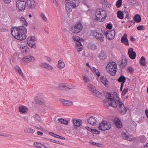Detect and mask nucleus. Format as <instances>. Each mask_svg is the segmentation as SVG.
Here are the masks:
<instances>
[{"mask_svg":"<svg viewBox=\"0 0 148 148\" xmlns=\"http://www.w3.org/2000/svg\"><path fill=\"white\" fill-rule=\"evenodd\" d=\"M113 96L112 94H108V97L103 101L104 106L106 107L110 106L114 108H117L121 111V113H125L127 110L123 103L117 96L113 97Z\"/></svg>","mask_w":148,"mask_h":148,"instance_id":"obj_1","label":"nucleus"},{"mask_svg":"<svg viewBox=\"0 0 148 148\" xmlns=\"http://www.w3.org/2000/svg\"><path fill=\"white\" fill-rule=\"evenodd\" d=\"M11 30V33L14 38L21 41L26 39L27 31L25 27L19 26Z\"/></svg>","mask_w":148,"mask_h":148,"instance_id":"obj_2","label":"nucleus"},{"mask_svg":"<svg viewBox=\"0 0 148 148\" xmlns=\"http://www.w3.org/2000/svg\"><path fill=\"white\" fill-rule=\"evenodd\" d=\"M65 4L66 9L68 11H70L72 8H75L78 5L77 1L76 0H66Z\"/></svg>","mask_w":148,"mask_h":148,"instance_id":"obj_3","label":"nucleus"},{"mask_svg":"<svg viewBox=\"0 0 148 148\" xmlns=\"http://www.w3.org/2000/svg\"><path fill=\"white\" fill-rule=\"evenodd\" d=\"M117 65L114 62L109 63L107 65L106 68L107 71L112 76H114L116 72Z\"/></svg>","mask_w":148,"mask_h":148,"instance_id":"obj_4","label":"nucleus"},{"mask_svg":"<svg viewBox=\"0 0 148 148\" xmlns=\"http://www.w3.org/2000/svg\"><path fill=\"white\" fill-rule=\"evenodd\" d=\"M96 19L100 21V19L105 18L107 16L106 11L101 9H99L96 10Z\"/></svg>","mask_w":148,"mask_h":148,"instance_id":"obj_5","label":"nucleus"},{"mask_svg":"<svg viewBox=\"0 0 148 148\" xmlns=\"http://www.w3.org/2000/svg\"><path fill=\"white\" fill-rule=\"evenodd\" d=\"M111 127V124L109 122L103 121L98 127L99 130L105 131L109 130Z\"/></svg>","mask_w":148,"mask_h":148,"instance_id":"obj_6","label":"nucleus"},{"mask_svg":"<svg viewBox=\"0 0 148 148\" xmlns=\"http://www.w3.org/2000/svg\"><path fill=\"white\" fill-rule=\"evenodd\" d=\"M16 6L19 11H23L26 6V2L25 1L17 0Z\"/></svg>","mask_w":148,"mask_h":148,"instance_id":"obj_7","label":"nucleus"},{"mask_svg":"<svg viewBox=\"0 0 148 148\" xmlns=\"http://www.w3.org/2000/svg\"><path fill=\"white\" fill-rule=\"evenodd\" d=\"M90 35H92L95 37L98 40L103 41L104 40V36L101 33H99L96 31L91 30L90 31Z\"/></svg>","mask_w":148,"mask_h":148,"instance_id":"obj_8","label":"nucleus"},{"mask_svg":"<svg viewBox=\"0 0 148 148\" xmlns=\"http://www.w3.org/2000/svg\"><path fill=\"white\" fill-rule=\"evenodd\" d=\"M72 38L74 41L76 43V45L79 49V50L78 51L82 50V46L81 43V40L80 38L77 36H73Z\"/></svg>","mask_w":148,"mask_h":148,"instance_id":"obj_9","label":"nucleus"},{"mask_svg":"<svg viewBox=\"0 0 148 148\" xmlns=\"http://www.w3.org/2000/svg\"><path fill=\"white\" fill-rule=\"evenodd\" d=\"M83 26L81 23H78L75 25L72 28L71 31L73 33L77 34L82 30Z\"/></svg>","mask_w":148,"mask_h":148,"instance_id":"obj_10","label":"nucleus"},{"mask_svg":"<svg viewBox=\"0 0 148 148\" xmlns=\"http://www.w3.org/2000/svg\"><path fill=\"white\" fill-rule=\"evenodd\" d=\"M72 121L73 124V127L75 129H77L78 127H80L82 125V121L80 119H73Z\"/></svg>","mask_w":148,"mask_h":148,"instance_id":"obj_11","label":"nucleus"},{"mask_svg":"<svg viewBox=\"0 0 148 148\" xmlns=\"http://www.w3.org/2000/svg\"><path fill=\"white\" fill-rule=\"evenodd\" d=\"M128 53L130 58L132 59H134L136 56V53L135 51H133V49L130 47L128 49Z\"/></svg>","mask_w":148,"mask_h":148,"instance_id":"obj_12","label":"nucleus"},{"mask_svg":"<svg viewBox=\"0 0 148 148\" xmlns=\"http://www.w3.org/2000/svg\"><path fill=\"white\" fill-rule=\"evenodd\" d=\"M60 101L63 105L66 106H70L73 104V102L70 100H66L64 99H62L60 100Z\"/></svg>","mask_w":148,"mask_h":148,"instance_id":"obj_13","label":"nucleus"},{"mask_svg":"<svg viewBox=\"0 0 148 148\" xmlns=\"http://www.w3.org/2000/svg\"><path fill=\"white\" fill-rule=\"evenodd\" d=\"M26 3L28 7L30 9H34L36 5L35 2L34 0H27Z\"/></svg>","mask_w":148,"mask_h":148,"instance_id":"obj_14","label":"nucleus"},{"mask_svg":"<svg viewBox=\"0 0 148 148\" xmlns=\"http://www.w3.org/2000/svg\"><path fill=\"white\" fill-rule=\"evenodd\" d=\"M35 60L34 58L32 56H27L24 57L22 59V61L25 62H33Z\"/></svg>","mask_w":148,"mask_h":148,"instance_id":"obj_15","label":"nucleus"},{"mask_svg":"<svg viewBox=\"0 0 148 148\" xmlns=\"http://www.w3.org/2000/svg\"><path fill=\"white\" fill-rule=\"evenodd\" d=\"M126 80L125 77L123 75H121L120 76L118 79V81L119 82H121V86L120 87V90L122 91L124 83L125 82Z\"/></svg>","mask_w":148,"mask_h":148,"instance_id":"obj_16","label":"nucleus"},{"mask_svg":"<svg viewBox=\"0 0 148 148\" xmlns=\"http://www.w3.org/2000/svg\"><path fill=\"white\" fill-rule=\"evenodd\" d=\"M115 31L114 29L110 30L109 31L107 38L111 40L113 39L115 36Z\"/></svg>","mask_w":148,"mask_h":148,"instance_id":"obj_17","label":"nucleus"},{"mask_svg":"<svg viewBox=\"0 0 148 148\" xmlns=\"http://www.w3.org/2000/svg\"><path fill=\"white\" fill-rule=\"evenodd\" d=\"M127 35L126 33H125L123 36L121 38V42L123 43H124L126 45H129V44L128 39L127 38Z\"/></svg>","mask_w":148,"mask_h":148,"instance_id":"obj_18","label":"nucleus"},{"mask_svg":"<svg viewBox=\"0 0 148 148\" xmlns=\"http://www.w3.org/2000/svg\"><path fill=\"white\" fill-rule=\"evenodd\" d=\"M114 121L116 126L117 128H119L121 127L122 125L121 122L119 119L115 118L114 119Z\"/></svg>","mask_w":148,"mask_h":148,"instance_id":"obj_19","label":"nucleus"},{"mask_svg":"<svg viewBox=\"0 0 148 148\" xmlns=\"http://www.w3.org/2000/svg\"><path fill=\"white\" fill-rule=\"evenodd\" d=\"M88 122L93 125H95L97 121L93 116H91L87 120Z\"/></svg>","mask_w":148,"mask_h":148,"instance_id":"obj_20","label":"nucleus"},{"mask_svg":"<svg viewBox=\"0 0 148 148\" xmlns=\"http://www.w3.org/2000/svg\"><path fill=\"white\" fill-rule=\"evenodd\" d=\"M42 67L49 70H52L53 69V67L51 65L46 63H42L41 65Z\"/></svg>","mask_w":148,"mask_h":148,"instance_id":"obj_21","label":"nucleus"},{"mask_svg":"<svg viewBox=\"0 0 148 148\" xmlns=\"http://www.w3.org/2000/svg\"><path fill=\"white\" fill-rule=\"evenodd\" d=\"M58 87L62 90L67 91L70 89V88L66 86L64 84H59Z\"/></svg>","mask_w":148,"mask_h":148,"instance_id":"obj_22","label":"nucleus"},{"mask_svg":"<svg viewBox=\"0 0 148 148\" xmlns=\"http://www.w3.org/2000/svg\"><path fill=\"white\" fill-rule=\"evenodd\" d=\"M100 3L103 5V7L104 8H109L110 6V4L106 0H101Z\"/></svg>","mask_w":148,"mask_h":148,"instance_id":"obj_23","label":"nucleus"},{"mask_svg":"<svg viewBox=\"0 0 148 148\" xmlns=\"http://www.w3.org/2000/svg\"><path fill=\"white\" fill-rule=\"evenodd\" d=\"M27 43L28 45L32 48H35L36 47L35 45L36 41L27 40Z\"/></svg>","mask_w":148,"mask_h":148,"instance_id":"obj_24","label":"nucleus"},{"mask_svg":"<svg viewBox=\"0 0 148 148\" xmlns=\"http://www.w3.org/2000/svg\"><path fill=\"white\" fill-rule=\"evenodd\" d=\"M28 109L25 107L23 106H19V110L22 113H24L27 112Z\"/></svg>","mask_w":148,"mask_h":148,"instance_id":"obj_25","label":"nucleus"},{"mask_svg":"<svg viewBox=\"0 0 148 148\" xmlns=\"http://www.w3.org/2000/svg\"><path fill=\"white\" fill-rule=\"evenodd\" d=\"M122 135L123 136V138L124 139L129 141H131L133 140L132 138L129 136L127 135L126 133L124 132L122 133Z\"/></svg>","mask_w":148,"mask_h":148,"instance_id":"obj_26","label":"nucleus"},{"mask_svg":"<svg viewBox=\"0 0 148 148\" xmlns=\"http://www.w3.org/2000/svg\"><path fill=\"white\" fill-rule=\"evenodd\" d=\"M101 82L107 87L108 86V81L107 79L103 76L101 79Z\"/></svg>","mask_w":148,"mask_h":148,"instance_id":"obj_27","label":"nucleus"},{"mask_svg":"<svg viewBox=\"0 0 148 148\" xmlns=\"http://www.w3.org/2000/svg\"><path fill=\"white\" fill-rule=\"evenodd\" d=\"M134 20L136 22H140L141 21V18L140 15L138 14H136L134 17Z\"/></svg>","mask_w":148,"mask_h":148,"instance_id":"obj_28","label":"nucleus"},{"mask_svg":"<svg viewBox=\"0 0 148 148\" xmlns=\"http://www.w3.org/2000/svg\"><path fill=\"white\" fill-rule=\"evenodd\" d=\"M98 57L101 60H104L106 58V54L103 51H102L99 54Z\"/></svg>","mask_w":148,"mask_h":148,"instance_id":"obj_29","label":"nucleus"},{"mask_svg":"<svg viewBox=\"0 0 148 148\" xmlns=\"http://www.w3.org/2000/svg\"><path fill=\"white\" fill-rule=\"evenodd\" d=\"M87 86L89 90L93 92L96 90L95 87L91 84H88Z\"/></svg>","mask_w":148,"mask_h":148,"instance_id":"obj_30","label":"nucleus"},{"mask_svg":"<svg viewBox=\"0 0 148 148\" xmlns=\"http://www.w3.org/2000/svg\"><path fill=\"white\" fill-rule=\"evenodd\" d=\"M58 65L60 69L63 68L65 66V64L61 60H59Z\"/></svg>","mask_w":148,"mask_h":148,"instance_id":"obj_31","label":"nucleus"},{"mask_svg":"<svg viewBox=\"0 0 148 148\" xmlns=\"http://www.w3.org/2000/svg\"><path fill=\"white\" fill-rule=\"evenodd\" d=\"M140 63L141 65L145 66L146 64V62L145 61V58L143 56H142L140 59Z\"/></svg>","mask_w":148,"mask_h":148,"instance_id":"obj_32","label":"nucleus"},{"mask_svg":"<svg viewBox=\"0 0 148 148\" xmlns=\"http://www.w3.org/2000/svg\"><path fill=\"white\" fill-rule=\"evenodd\" d=\"M127 60L125 58L122 59V61L121 62L120 65L122 67L125 66L127 64Z\"/></svg>","mask_w":148,"mask_h":148,"instance_id":"obj_33","label":"nucleus"},{"mask_svg":"<svg viewBox=\"0 0 148 148\" xmlns=\"http://www.w3.org/2000/svg\"><path fill=\"white\" fill-rule=\"evenodd\" d=\"M34 119L35 121L36 122H39L41 121L40 118L38 115V114H36L34 115Z\"/></svg>","mask_w":148,"mask_h":148,"instance_id":"obj_34","label":"nucleus"},{"mask_svg":"<svg viewBox=\"0 0 148 148\" xmlns=\"http://www.w3.org/2000/svg\"><path fill=\"white\" fill-rule=\"evenodd\" d=\"M58 121L59 122H60L62 123H63L66 125H68L69 123V121H68L62 118L58 119Z\"/></svg>","mask_w":148,"mask_h":148,"instance_id":"obj_35","label":"nucleus"},{"mask_svg":"<svg viewBox=\"0 0 148 148\" xmlns=\"http://www.w3.org/2000/svg\"><path fill=\"white\" fill-rule=\"evenodd\" d=\"M117 16L118 18L120 19H122L123 18V14L120 10H119L117 11Z\"/></svg>","mask_w":148,"mask_h":148,"instance_id":"obj_36","label":"nucleus"},{"mask_svg":"<svg viewBox=\"0 0 148 148\" xmlns=\"http://www.w3.org/2000/svg\"><path fill=\"white\" fill-rule=\"evenodd\" d=\"M92 71L94 73H95L98 77L100 76V74L99 72L97 69H96L95 67H93Z\"/></svg>","mask_w":148,"mask_h":148,"instance_id":"obj_37","label":"nucleus"},{"mask_svg":"<svg viewBox=\"0 0 148 148\" xmlns=\"http://www.w3.org/2000/svg\"><path fill=\"white\" fill-rule=\"evenodd\" d=\"M88 47L89 49L95 50L96 49L97 47L96 45L95 44H89L88 46Z\"/></svg>","mask_w":148,"mask_h":148,"instance_id":"obj_38","label":"nucleus"},{"mask_svg":"<svg viewBox=\"0 0 148 148\" xmlns=\"http://www.w3.org/2000/svg\"><path fill=\"white\" fill-rule=\"evenodd\" d=\"M20 20L21 22L24 25H25L27 26L28 25V23H27L26 21L25 20V19L24 17H21L20 18Z\"/></svg>","mask_w":148,"mask_h":148,"instance_id":"obj_39","label":"nucleus"},{"mask_svg":"<svg viewBox=\"0 0 148 148\" xmlns=\"http://www.w3.org/2000/svg\"><path fill=\"white\" fill-rule=\"evenodd\" d=\"M122 0H118L116 2V6L117 8L120 7L121 5Z\"/></svg>","mask_w":148,"mask_h":148,"instance_id":"obj_40","label":"nucleus"},{"mask_svg":"<svg viewBox=\"0 0 148 148\" xmlns=\"http://www.w3.org/2000/svg\"><path fill=\"white\" fill-rule=\"evenodd\" d=\"M36 103L38 104H40L43 102V100L42 99L40 98H36Z\"/></svg>","mask_w":148,"mask_h":148,"instance_id":"obj_41","label":"nucleus"},{"mask_svg":"<svg viewBox=\"0 0 148 148\" xmlns=\"http://www.w3.org/2000/svg\"><path fill=\"white\" fill-rule=\"evenodd\" d=\"M41 145V144L40 143L38 142H34V146L38 148H40Z\"/></svg>","mask_w":148,"mask_h":148,"instance_id":"obj_42","label":"nucleus"},{"mask_svg":"<svg viewBox=\"0 0 148 148\" xmlns=\"http://www.w3.org/2000/svg\"><path fill=\"white\" fill-rule=\"evenodd\" d=\"M40 16L43 20L46 22L47 21V18L44 14L42 13L40 14Z\"/></svg>","mask_w":148,"mask_h":148,"instance_id":"obj_43","label":"nucleus"},{"mask_svg":"<svg viewBox=\"0 0 148 148\" xmlns=\"http://www.w3.org/2000/svg\"><path fill=\"white\" fill-rule=\"evenodd\" d=\"M34 41H36V38L34 36H29L27 38V40Z\"/></svg>","mask_w":148,"mask_h":148,"instance_id":"obj_44","label":"nucleus"},{"mask_svg":"<svg viewBox=\"0 0 148 148\" xmlns=\"http://www.w3.org/2000/svg\"><path fill=\"white\" fill-rule=\"evenodd\" d=\"M93 94L97 97H99L101 95V93L96 90L95 91L93 92Z\"/></svg>","mask_w":148,"mask_h":148,"instance_id":"obj_45","label":"nucleus"},{"mask_svg":"<svg viewBox=\"0 0 148 148\" xmlns=\"http://www.w3.org/2000/svg\"><path fill=\"white\" fill-rule=\"evenodd\" d=\"M27 48L26 47H22L21 49V51L22 52L26 53Z\"/></svg>","mask_w":148,"mask_h":148,"instance_id":"obj_46","label":"nucleus"},{"mask_svg":"<svg viewBox=\"0 0 148 148\" xmlns=\"http://www.w3.org/2000/svg\"><path fill=\"white\" fill-rule=\"evenodd\" d=\"M128 88H124L122 92V95H124L126 94V93L128 91Z\"/></svg>","mask_w":148,"mask_h":148,"instance_id":"obj_47","label":"nucleus"},{"mask_svg":"<svg viewBox=\"0 0 148 148\" xmlns=\"http://www.w3.org/2000/svg\"><path fill=\"white\" fill-rule=\"evenodd\" d=\"M83 80L84 81V82H88L89 81L88 78L85 76H82Z\"/></svg>","mask_w":148,"mask_h":148,"instance_id":"obj_48","label":"nucleus"},{"mask_svg":"<svg viewBox=\"0 0 148 148\" xmlns=\"http://www.w3.org/2000/svg\"><path fill=\"white\" fill-rule=\"evenodd\" d=\"M137 29L138 30H141L144 29V27L143 25H140L138 26Z\"/></svg>","mask_w":148,"mask_h":148,"instance_id":"obj_49","label":"nucleus"},{"mask_svg":"<svg viewBox=\"0 0 148 148\" xmlns=\"http://www.w3.org/2000/svg\"><path fill=\"white\" fill-rule=\"evenodd\" d=\"M128 71L130 73H132L134 71V69L131 66L127 68Z\"/></svg>","mask_w":148,"mask_h":148,"instance_id":"obj_50","label":"nucleus"},{"mask_svg":"<svg viewBox=\"0 0 148 148\" xmlns=\"http://www.w3.org/2000/svg\"><path fill=\"white\" fill-rule=\"evenodd\" d=\"M106 28L109 29H111L112 28V25L110 23L108 24L106 26Z\"/></svg>","mask_w":148,"mask_h":148,"instance_id":"obj_51","label":"nucleus"},{"mask_svg":"<svg viewBox=\"0 0 148 148\" xmlns=\"http://www.w3.org/2000/svg\"><path fill=\"white\" fill-rule=\"evenodd\" d=\"M28 131L29 132L31 133H33L35 132V130H34L31 128L28 129Z\"/></svg>","mask_w":148,"mask_h":148,"instance_id":"obj_52","label":"nucleus"},{"mask_svg":"<svg viewBox=\"0 0 148 148\" xmlns=\"http://www.w3.org/2000/svg\"><path fill=\"white\" fill-rule=\"evenodd\" d=\"M45 59L47 61H48L49 62H50L51 61V59L49 57H48L47 56H46L45 57Z\"/></svg>","mask_w":148,"mask_h":148,"instance_id":"obj_53","label":"nucleus"},{"mask_svg":"<svg viewBox=\"0 0 148 148\" xmlns=\"http://www.w3.org/2000/svg\"><path fill=\"white\" fill-rule=\"evenodd\" d=\"M15 69L17 71H18L19 70L21 71V69L20 68L17 66H15Z\"/></svg>","mask_w":148,"mask_h":148,"instance_id":"obj_54","label":"nucleus"},{"mask_svg":"<svg viewBox=\"0 0 148 148\" xmlns=\"http://www.w3.org/2000/svg\"><path fill=\"white\" fill-rule=\"evenodd\" d=\"M95 145L99 147H102V145L99 143H96Z\"/></svg>","mask_w":148,"mask_h":148,"instance_id":"obj_55","label":"nucleus"},{"mask_svg":"<svg viewBox=\"0 0 148 148\" xmlns=\"http://www.w3.org/2000/svg\"><path fill=\"white\" fill-rule=\"evenodd\" d=\"M109 32L106 31V32H104L103 33V34L104 35L106 36L107 38V36H108V33Z\"/></svg>","mask_w":148,"mask_h":148,"instance_id":"obj_56","label":"nucleus"},{"mask_svg":"<svg viewBox=\"0 0 148 148\" xmlns=\"http://www.w3.org/2000/svg\"><path fill=\"white\" fill-rule=\"evenodd\" d=\"M4 1V2L5 3H10V1L11 0H3Z\"/></svg>","mask_w":148,"mask_h":148,"instance_id":"obj_57","label":"nucleus"},{"mask_svg":"<svg viewBox=\"0 0 148 148\" xmlns=\"http://www.w3.org/2000/svg\"><path fill=\"white\" fill-rule=\"evenodd\" d=\"M49 134L55 137V136L56 135V134L53 133L52 132H49Z\"/></svg>","mask_w":148,"mask_h":148,"instance_id":"obj_58","label":"nucleus"},{"mask_svg":"<svg viewBox=\"0 0 148 148\" xmlns=\"http://www.w3.org/2000/svg\"><path fill=\"white\" fill-rule=\"evenodd\" d=\"M53 2L56 5H58V4L56 0H53Z\"/></svg>","mask_w":148,"mask_h":148,"instance_id":"obj_59","label":"nucleus"},{"mask_svg":"<svg viewBox=\"0 0 148 148\" xmlns=\"http://www.w3.org/2000/svg\"><path fill=\"white\" fill-rule=\"evenodd\" d=\"M96 142H89V143L91 145H95Z\"/></svg>","mask_w":148,"mask_h":148,"instance_id":"obj_60","label":"nucleus"},{"mask_svg":"<svg viewBox=\"0 0 148 148\" xmlns=\"http://www.w3.org/2000/svg\"><path fill=\"white\" fill-rule=\"evenodd\" d=\"M86 129H90V130H91V132H93V133H94L93 132V131H94V130H93V129H91V128H90L89 127H86Z\"/></svg>","mask_w":148,"mask_h":148,"instance_id":"obj_61","label":"nucleus"},{"mask_svg":"<svg viewBox=\"0 0 148 148\" xmlns=\"http://www.w3.org/2000/svg\"><path fill=\"white\" fill-rule=\"evenodd\" d=\"M37 134H38V135H42V134H43L40 131H38L37 132Z\"/></svg>","mask_w":148,"mask_h":148,"instance_id":"obj_62","label":"nucleus"},{"mask_svg":"<svg viewBox=\"0 0 148 148\" xmlns=\"http://www.w3.org/2000/svg\"><path fill=\"white\" fill-rule=\"evenodd\" d=\"M145 112L146 115L148 118V110L147 109L145 110Z\"/></svg>","mask_w":148,"mask_h":148,"instance_id":"obj_63","label":"nucleus"},{"mask_svg":"<svg viewBox=\"0 0 148 148\" xmlns=\"http://www.w3.org/2000/svg\"><path fill=\"white\" fill-rule=\"evenodd\" d=\"M130 40L132 41H134L135 40V39L133 36H131L130 37Z\"/></svg>","mask_w":148,"mask_h":148,"instance_id":"obj_64","label":"nucleus"}]
</instances>
